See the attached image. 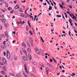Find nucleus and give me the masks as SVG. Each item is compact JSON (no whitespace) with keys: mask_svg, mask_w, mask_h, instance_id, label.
Segmentation results:
<instances>
[{"mask_svg":"<svg viewBox=\"0 0 77 77\" xmlns=\"http://www.w3.org/2000/svg\"><path fill=\"white\" fill-rule=\"evenodd\" d=\"M7 52V57L8 59H10L11 58V55H10V53L9 52V51L7 50L6 51Z\"/></svg>","mask_w":77,"mask_h":77,"instance_id":"obj_1","label":"nucleus"},{"mask_svg":"<svg viewBox=\"0 0 77 77\" xmlns=\"http://www.w3.org/2000/svg\"><path fill=\"white\" fill-rule=\"evenodd\" d=\"M1 47L3 49H5V48H6V45L4 44H2L1 45Z\"/></svg>","mask_w":77,"mask_h":77,"instance_id":"obj_2","label":"nucleus"},{"mask_svg":"<svg viewBox=\"0 0 77 77\" xmlns=\"http://www.w3.org/2000/svg\"><path fill=\"white\" fill-rule=\"evenodd\" d=\"M40 52L42 56H44V51L41 48H40Z\"/></svg>","mask_w":77,"mask_h":77,"instance_id":"obj_3","label":"nucleus"},{"mask_svg":"<svg viewBox=\"0 0 77 77\" xmlns=\"http://www.w3.org/2000/svg\"><path fill=\"white\" fill-rule=\"evenodd\" d=\"M2 60L4 63H6L7 62H6V60L5 58L4 57H3L2 58Z\"/></svg>","mask_w":77,"mask_h":77,"instance_id":"obj_4","label":"nucleus"},{"mask_svg":"<svg viewBox=\"0 0 77 77\" xmlns=\"http://www.w3.org/2000/svg\"><path fill=\"white\" fill-rule=\"evenodd\" d=\"M35 52L37 53V54H40V53H39V50L37 48H35Z\"/></svg>","mask_w":77,"mask_h":77,"instance_id":"obj_5","label":"nucleus"},{"mask_svg":"<svg viewBox=\"0 0 77 77\" xmlns=\"http://www.w3.org/2000/svg\"><path fill=\"white\" fill-rule=\"evenodd\" d=\"M23 58L25 61H27L28 60L27 58L25 56L23 57Z\"/></svg>","mask_w":77,"mask_h":77,"instance_id":"obj_6","label":"nucleus"},{"mask_svg":"<svg viewBox=\"0 0 77 77\" xmlns=\"http://www.w3.org/2000/svg\"><path fill=\"white\" fill-rule=\"evenodd\" d=\"M5 35L6 38H9V35H8V34L7 32H5Z\"/></svg>","mask_w":77,"mask_h":77,"instance_id":"obj_7","label":"nucleus"},{"mask_svg":"<svg viewBox=\"0 0 77 77\" xmlns=\"http://www.w3.org/2000/svg\"><path fill=\"white\" fill-rule=\"evenodd\" d=\"M39 65L40 66H41L42 67H43V68H44V64H43V63H39Z\"/></svg>","mask_w":77,"mask_h":77,"instance_id":"obj_8","label":"nucleus"},{"mask_svg":"<svg viewBox=\"0 0 77 77\" xmlns=\"http://www.w3.org/2000/svg\"><path fill=\"white\" fill-rule=\"evenodd\" d=\"M1 20L3 23H5L6 22V20L4 19H2Z\"/></svg>","mask_w":77,"mask_h":77,"instance_id":"obj_9","label":"nucleus"},{"mask_svg":"<svg viewBox=\"0 0 77 77\" xmlns=\"http://www.w3.org/2000/svg\"><path fill=\"white\" fill-rule=\"evenodd\" d=\"M7 46L9 48H11V45L9 43H7Z\"/></svg>","mask_w":77,"mask_h":77,"instance_id":"obj_10","label":"nucleus"},{"mask_svg":"<svg viewBox=\"0 0 77 77\" xmlns=\"http://www.w3.org/2000/svg\"><path fill=\"white\" fill-rule=\"evenodd\" d=\"M28 57L30 60H32V56H31V55H30V54L28 55Z\"/></svg>","mask_w":77,"mask_h":77,"instance_id":"obj_11","label":"nucleus"},{"mask_svg":"<svg viewBox=\"0 0 77 77\" xmlns=\"http://www.w3.org/2000/svg\"><path fill=\"white\" fill-rule=\"evenodd\" d=\"M3 69L4 71H6V66H4L3 67Z\"/></svg>","mask_w":77,"mask_h":77,"instance_id":"obj_12","label":"nucleus"},{"mask_svg":"<svg viewBox=\"0 0 77 77\" xmlns=\"http://www.w3.org/2000/svg\"><path fill=\"white\" fill-rule=\"evenodd\" d=\"M72 17H72V18H73V19H74V20H76V19L75 18H76V17L75 16H74V15L72 14Z\"/></svg>","mask_w":77,"mask_h":77,"instance_id":"obj_13","label":"nucleus"},{"mask_svg":"<svg viewBox=\"0 0 77 77\" xmlns=\"http://www.w3.org/2000/svg\"><path fill=\"white\" fill-rule=\"evenodd\" d=\"M32 71L34 72H36V70H35V67H32Z\"/></svg>","mask_w":77,"mask_h":77,"instance_id":"obj_14","label":"nucleus"},{"mask_svg":"<svg viewBox=\"0 0 77 77\" xmlns=\"http://www.w3.org/2000/svg\"><path fill=\"white\" fill-rule=\"evenodd\" d=\"M22 51L25 53V54H27V52L26 51V50L24 49H22Z\"/></svg>","mask_w":77,"mask_h":77,"instance_id":"obj_15","label":"nucleus"},{"mask_svg":"<svg viewBox=\"0 0 77 77\" xmlns=\"http://www.w3.org/2000/svg\"><path fill=\"white\" fill-rule=\"evenodd\" d=\"M19 5H17L15 6V9H19Z\"/></svg>","mask_w":77,"mask_h":77,"instance_id":"obj_16","label":"nucleus"},{"mask_svg":"<svg viewBox=\"0 0 77 77\" xmlns=\"http://www.w3.org/2000/svg\"><path fill=\"white\" fill-rule=\"evenodd\" d=\"M32 63L33 64V65H37V64L34 61H32Z\"/></svg>","mask_w":77,"mask_h":77,"instance_id":"obj_17","label":"nucleus"},{"mask_svg":"<svg viewBox=\"0 0 77 77\" xmlns=\"http://www.w3.org/2000/svg\"><path fill=\"white\" fill-rule=\"evenodd\" d=\"M1 73L2 74H3V75H6V73L4 71H2L1 72Z\"/></svg>","mask_w":77,"mask_h":77,"instance_id":"obj_18","label":"nucleus"},{"mask_svg":"<svg viewBox=\"0 0 77 77\" xmlns=\"http://www.w3.org/2000/svg\"><path fill=\"white\" fill-rule=\"evenodd\" d=\"M22 45L25 48H26V44H25L24 43H22Z\"/></svg>","mask_w":77,"mask_h":77,"instance_id":"obj_19","label":"nucleus"},{"mask_svg":"<svg viewBox=\"0 0 77 77\" xmlns=\"http://www.w3.org/2000/svg\"><path fill=\"white\" fill-rule=\"evenodd\" d=\"M48 10L49 11H51L52 10V7L51 6H49V8H48Z\"/></svg>","mask_w":77,"mask_h":77,"instance_id":"obj_20","label":"nucleus"},{"mask_svg":"<svg viewBox=\"0 0 77 77\" xmlns=\"http://www.w3.org/2000/svg\"><path fill=\"white\" fill-rule=\"evenodd\" d=\"M69 21L70 22V25H71V26H73V25H72V22H71V20H69Z\"/></svg>","mask_w":77,"mask_h":77,"instance_id":"obj_21","label":"nucleus"},{"mask_svg":"<svg viewBox=\"0 0 77 77\" xmlns=\"http://www.w3.org/2000/svg\"><path fill=\"white\" fill-rule=\"evenodd\" d=\"M5 27L7 28V27H8V26H9V25L8 24H5Z\"/></svg>","mask_w":77,"mask_h":77,"instance_id":"obj_22","label":"nucleus"},{"mask_svg":"<svg viewBox=\"0 0 77 77\" xmlns=\"http://www.w3.org/2000/svg\"><path fill=\"white\" fill-rule=\"evenodd\" d=\"M24 66L25 69H27V65H26V64H24Z\"/></svg>","mask_w":77,"mask_h":77,"instance_id":"obj_23","label":"nucleus"},{"mask_svg":"<svg viewBox=\"0 0 77 77\" xmlns=\"http://www.w3.org/2000/svg\"><path fill=\"white\" fill-rule=\"evenodd\" d=\"M30 41L31 42L30 43L33 42V40H32V38H30Z\"/></svg>","mask_w":77,"mask_h":77,"instance_id":"obj_24","label":"nucleus"},{"mask_svg":"<svg viewBox=\"0 0 77 77\" xmlns=\"http://www.w3.org/2000/svg\"><path fill=\"white\" fill-rule=\"evenodd\" d=\"M46 72L47 73V74H48V68L47 67L46 68Z\"/></svg>","mask_w":77,"mask_h":77,"instance_id":"obj_25","label":"nucleus"},{"mask_svg":"<svg viewBox=\"0 0 77 77\" xmlns=\"http://www.w3.org/2000/svg\"><path fill=\"white\" fill-rule=\"evenodd\" d=\"M25 69V70L26 72V73H27V74H29V72H28V71H27V69Z\"/></svg>","mask_w":77,"mask_h":77,"instance_id":"obj_26","label":"nucleus"},{"mask_svg":"<svg viewBox=\"0 0 77 77\" xmlns=\"http://www.w3.org/2000/svg\"><path fill=\"white\" fill-rule=\"evenodd\" d=\"M1 37H2V38H5V36L4 34H2L1 35Z\"/></svg>","mask_w":77,"mask_h":77,"instance_id":"obj_27","label":"nucleus"},{"mask_svg":"<svg viewBox=\"0 0 77 77\" xmlns=\"http://www.w3.org/2000/svg\"><path fill=\"white\" fill-rule=\"evenodd\" d=\"M4 15L2 14V15H0V17H1V18H4Z\"/></svg>","mask_w":77,"mask_h":77,"instance_id":"obj_28","label":"nucleus"},{"mask_svg":"<svg viewBox=\"0 0 77 77\" xmlns=\"http://www.w3.org/2000/svg\"><path fill=\"white\" fill-rule=\"evenodd\" d=\"M65 15H66V18H68V16H67V14L65 12L64 13Z\"/></svg>","mask_w":77,"mask_h":77,"instance_id":"obj_29","label":"nucleus"},{"mask_svg":"<svg viewBox=\"0 0 77 77\" xmlns=\"http://www.w3.org/2000/svg\"><path fill=\"white\" fill-rule=\"evenodd\" d=\"M29 52H31V49L30 48H28V49L27 50Z\"/></svg>","mask_w":77,"mask_h":77,"instance_id":"obj_30","label":"nucleus"},{"mask_svg":"<svg viewBox=\"0 0 77 77\" xmlns=\"http://www.w3.org/2000/svg\"><path fill=\"white\" fill-rule=\"evenodd\" d=\"M14 59L15 60H17V57L16 56H15L14 57Z\"/></svg>","mask_w":77,"mask_h":77,"instance_id":"obj_31","label":"nucleus"},{"mask_svg":"<svg viewBox=\"0 0 77 77\" xmlns=\"http://www.w3.org/2000/svg\"><path fill=\"white\" fill-rule=\"evenodd\" d=\"M36 17H37V16L36 15H35L34 19V21H35V20H36Z\"/></svg>","mask_w":77,"mask_h":77,"instance_id":"obj_32","label":"nucleus"},{"mask_svg":"<svg viewBox=\"0 0 77 77\" xmlns=\"http://www.w3.org/2000/svg\"><path fill=\"white\" fill-rule=\"evenodd\" d=\"M61 14H62V15L63 16V19H64L65 21H66L65 19V17H64V16H63V14L62 13H61Z\"/></svg>","mask_w":77,"mask_h":77,"instance_id":"obj_33","label":"nucleus"},{"mask_svg":"<svg viewBox=\"0 0 77 77\" xmlns=\"http://www.w3.org/2000/svg\"><path fill=\"white\" fill-rule=\"evenodd\" d=\"M8 9L9 10V11H11V10H12V8L9 7L8 8Z\"/></svg>","mask_w":77,"mask_h":77,"instance_id":"obj_34","label":"nucleus"},{"mask_svg":"<svg viewBox=\"0 0 77 77\" xmlns=\"http://www.w3.org/2000/svg\"><path fill=\"white\" fill-rule=\"evenodd\" d=\"M9 74L10 75H11V76H12L14 75L13 73H10Z\"/></svg>","mask_w":77,"mask_h":77,"instance_id":"obj_35","label":"nucleus"},{"mask_svg":"<svg viewBox=\"0 0 77 77\" xmlns=\"http://www.w3.org/2000/svg\"><path fill=\"white\" fill-rule=\"evenodd\" d=\"M17 23V24H23V23H22V22H21V23H20L19 22H18Z\"/></svg>","mask_w":77,"mask_h":77,"instance_id":"obj_36","label":"nucleus"},{"mask_svg":"<svg viewBox=\"0 0 77 77\" xmlns=\"http://www.w3.org/2000/svg\"><path fill=\"white\" fill-rule=\"evenodd\" d=\"M29 33H30V35H33V33H32V32L31 31H30L29 32Z\"/></svg>","mask_w":77,"mask_h":77,"instance_id":"obj_37","label":"nucleus"},{"mask_svg":"<svg viewBox=\"0 0 77 77\" xmlns=\"http://www.w3.org/2000/svg\"><path fill=\"white\" fill-rule=\"evenodd\" d=\"M14 14H18V13L17 11H14Z\"/></svg>","mask_w":77,"mask_h":77,"instance_id":"obj_38","label":"nucleus"},{"mask_svg":"<svg viewBox=\"0 0 77 77\" xmlns=\"http://www.w3.org/2000/svg\"><path fill=\"white\" fill-rule=\"evenodd\" d=\"M16 76L17 77H21V76H20V75H18V74H17Z\"/></svg>","mask_w":77,"mask_h":77,"instance_id":"obj_39","label":"nucleus"},{"mask_svg":"<svg viewBox=\"0 0 77 77\" xmlns=\"http://www.w3.org/2000/svg\"><path fill=\"white\" fill-rule=\"evenodd\" d=\"M26 31H28V29H29V28L28 27V26H27L26 27Z\"/></svg>","mask_w":77,"mask_h":77,"instance_id":"obj_40","label":"nucleus"},{"mask_svg":"<svg viewBox=\"0 0 77 77\" xmlns=\"http://www.w3.org/2000/svg\"><path fill=\"white\" fill-rule=\"evenodd\" d=\"M60 6V8H63V6L62 5H61V4H60L59 5Z\"/></svg>","mask_w":77,"mask_h":77,"instance_id":"obj_41","label":"nucleus"},{"mask_svg":"<svg viewBox=\"0 0 77 77\" xmlns=\"http://www.w3.org/2000/svg\"><path fill=\"white\" fill-rule=\"evenodd\" d=\"M23 74L24 76H26V73L24 72V71L23 72Z\"/></svg>","mask_w":77,"mask_h":77,"instance_id":"obj_42","label":"nucleus"},{"mask_svg":"<svg viewBox=\"0 0 77 77\" xmlns=\"http://www.w3.org/2000/svg\"><path fill=\"white\" fill-rule=\"evenodd\" d=\"M27 9H26L25 10V14H26V15H29V14H27V12H27Z\"/></svg>","mask_w":77,"mask_h":77,"instance_id":"obj_43","label":"nucleus"},{"mask_svg":"<svg viewBox=\"0 0 77 77\" xmlns=\"http://www.w3.org/2000/svg\"><path fill=\"white\" fill-rule=\"evenodd\" d=\"M0 64L1 65H4V63H3L2 62H1L0 63Z\"/></svg>","mask_w":77,"mask_h":77,"instance_id":"obj_44","label":"nucleus"},{"mask_svg":"<svg viewBox=\"0 0 77 77\" xmlns=\"http://www.w3.org/2000/svg\"><path fill=\"white\" fill-rule=\"evenodd\" d=\"M61 15H57V17H61Z\"/></svg>","mask_w":77,"mask_h":77,"instance_id":"obj_45","label":"nucleus"},{"mask_svg":"<svg viewBox=\"0 0 77 77\" xmlns=\"http://www.w3.org/2000/svg\"><path fill=\"white\" fill-rule=\"evenodd\" d=\"M53 60L54 62H55V63H56V62H57V61H56V60H55L54 58H53Z\"/></svg>","mask_w":77,"mask_h":77,"instance_id":"obj_46","label":"nucleus"},{"mask_svg":"<svg viewBox=\"0 0 77 77\" xmlns=\"http://www.w3.org/2000/svg\"><path fill=\"white\" fill-rule=\"evenodd\" d=\"M3 54L4 56H6V52L5 51L3 52Z\"/></svg>","mask_w":77,"mask_h":77,"instance_id":"obj_47","label":"nucleus"},{"mask_svg":"<svg viewBox=\"0 0 77 77\" xmlns=\"http://www.w3.org/2000/svg\"><path fill=\"white\" fill-rule=\"evenodd\" d=\"M5 5H8V3H7V2H5Z\"/></svg>","mask_w":77,"mask_h":77,"instance_id":"obj_48","label":"nucleus"},{"mask_svg":"<svg viewBox=\"0 0 77 77\" xmlns=\"http://www.w3.org/2000/svg\"><path fill=\"white\" fill-rule=\"evenodd\" d=\"M0 1L1 3H4V1H3V0H0Z\"/></svg>","mask_w":77,"mask_h":77,"instance_id":"obj_49","label":"nucleus"},{"mask_svg":"<svg viewBox=\"0 0 77 77\" xmlns=\"http://www.w3.org/2000/svg\"><path fill=\"white\" fill-rule=\"evenodd\" d=\"M26 44L27 45L28 44H29L30 43H29V41H27Z\"/></svg>","mask_w":77,"mask_h":77,"instance_id":"obj_50","label":"nucleus"},{"mask_svg":"<svg viewBox=\"0 0 77 77\" xmlns=\"http://www.w3.org/2000/svg\"><path fill=\"white\" fill-rule=\"evenodd\" d=\"M2 29V26H0V30Z\"/></svg>","mask_w":77,"mask_h":77,"instance_id":"obj_51","label":"nucleus"},{"mask_svg":"<svg viewBox=\"0 0 77 77\" xmlns=\"http://www.w3.org/2000/svg\"><path fill=\"white\" fill-rule=\"evenodd\" d=\"M13 12H14V10H12V11H11V12L10 13L11 14H13Z\"/></svg>","mask_w":77,"mask_h":77,"instance_id":"obj_52","label":"nucleus"},{"mask_svg":"<svg viewBox=\"0 0 77 77\" xmlns=\"http://www.w3.org/2000/svg\"><path fill=\"white\" fill-rule=\"evenodd\" d=\"M28 45V46H29V47L30 48V47H31L30 46V44H28V45Z\"/></svg>","mask_w":77,"mask_h":77,"instance_id":"obj_53","label":"nucleus"},{"mask_svg":"<svg viewBox=\"0 0 77 77\" xmlns=\"http://www.w3.org/2000/svg\"><path fill=\"white\" fill-rule=\"evenodd\" d=\"M66 13H67V14H70V12L69 11H67L66 12Z\"/></svg>","mask_w":77,"mask_h":77,"instance_id":"obj_54","label":"nucleus"},{"mask_svg":"<svg viewBox=\"0 0 77 77\" xmlns=\"http://www.w3.org/2000/svg\"><path fill=\"white\" fill-rule=\"evenodd\" d=\"M53 3H54V5H56V4L54 2H53Z\"/></svg>","mask_w":77,"mask_h":77,"instance_id":"obj_55","label":"nucleus"},{"mask_svg":"<svg viewBox=\"0 0 77 77\" xmlns=\"http://www.w3.org/2000/svg\"><path fill=\"white\" fill-rule=\"evenodd\" d=\"M23 16H22V17H24V18H25V17H26V15H23Z\"/></svg>","mask_w":77,"mask_h":77,"instance_id":"obj_56","label":"nucleus"},{"mask_svg":"<svg viewBox=\"0 0 77 77\" xmlns=\"http://www.w3.org/2000/svg\"><path fill=\"white\" fill-rule=\"evenodd\" d=\"M50 62H53V60L50 59Z\"/></svg>","mask_w":77,"mask_h":77,"instance_id":"obj_57","label":"nucleus"},{"mask_svg":"<svg viewBox=\"0 0 77 77\" xmlns=\"http://www.w3.org/2000/svg\"><path fill=\"white\" fill-rule=\"evenodd\" d=\"M31 45L32 46V47H33V43H30Z\"/></svg>","mask_w":77,"mask_h":77,"instance_id":"obj_58","label":"nucleus"},{"mask_svg":"<svg viewBox=\"0 0 77 77\" xmlns=\"http://www.w3.org/2000/svg\"><path fill=\"white\" fill-rule=\"evenodd\" d=\"M5 43H6V41H4V42L3 43V44H5Z\"/></svg>","mask_w":77,"mask_h":77,"instance_id":"obj_59","label":"nucleus"},{"mask_svg":"<svg viewBox=\"0 0 77 77\" xmlns=\"http://www.w3.org/2000/svg\"><path fill=\"white\" fill-rule=\"evenodd\" d=\"M22 10V9L20 8L19 10V11H20V12H21Z\"/></svg>","mask_w":77,"mask_h":77,"instance_id":"obj_60","label":"nucleus"},{"mask_svg":"<svg viewBox=\"0 0 77 77\" xmlns=\"http://www.w3.org/2000/svg\"><path fill=\"white\" fill-rule=\"evenodd\" d=\"M2 11L3 12H5V11L4 10L2 9Z\"/></svg>","mask_w":77,"mask_h":77,"instance_id":"obj_61","label":"nucleus"},{"mask_svg":"<svg viewBox=\"0 0 77 77\" xmlns=\"http://www.w3.org/2000/svg\"><path fill=\"white\" fill-rule=\"evenodd\" d=\"M15 18V17L14 16H13V17H12V19H14V18Z\"/></svg>","mask_w":77,"mask_h":77,"instance_id":"obj_62","label":"nucleus"},{"mask_svg":"<svg viewBox=\"0 0 77 77\" xmlns=\"http://www.w3.org/2000/svg\"><path fill=\"white\" fill-rule=\"evenodd\" d=\"M74 32L75 33H77V32L75 30H74Z\"/></svg>","mask_w":77,"mask_h":77,"instance_id":"obj_63","label":"nucleus"},{"mask_svg":"<svg viewBox=\"0 0 77 77\" xmlns=\"http://www.w3.org/2000/svg\"><path fill=\"white\" fill-rule=\"evenodd\" d=\"M12 76H13V77H16V76H15V75L14 74Z\"/></svg>","mask_w":77,"mask_h":77,"instance_id":"obj_64","label":"nucleus"}]
</instances>
